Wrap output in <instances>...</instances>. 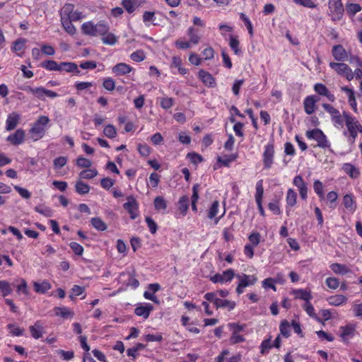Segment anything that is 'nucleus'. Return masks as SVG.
I'll return each mask as SVG.
<instances>
[{"instance_id":"1","label":"nucleus","mask_w":362,"mask_h":362,"mask_svg":"<svg viewBox=\"0 0 362 362\" xmlns=\"http://www.w3.org/2000/svg\"><path fill=\"white\" fill-rule=\"evenodd\" d=\"M189 40L180 37L175 42V46L179 49H187L192 45H198L202 39V35L199 28L195 26H189L187 30Z\"/></svg>"},{"instance_id":"4","label":"nucleus","mask_w":362,"mask_h":362,"mask_svg":"<svg viewBox=\"0 0 362 362\" xmlns=\"http://www.w3.org/2000/svg\"><path fill=\"white\" fill-rule=\"evenodd\" d=\"M327 6V14L332 21L337 22L343 18L344 8L341 0H329Z\"/></svg>"},{"instance_id":"14","label":"nucleus","mask_w":362,"mask_h":362,"mask_svg":"<svg viewBox=\"0 0 362 362\" xmlns=\"http://www.w3.org/2000/svg\"><path fill=\"white\" fill-rule=\"evenodd\" d=\"M127 200L123 207L129 214L131 219L134 220L139 216V204L133 195L128 196Z\"/></svg>"},{"instance_id":"35","label":"nucleus","mask_w":362,"mask_h":362,"mask_svg":"<svg viewBox=\"0 0 362 362\" xmlns=\"http://www.w3.org/2000/svg\"><path fill=\"white\" fill-rule=\"evenodd\" d=\"M170 68H177L178 73L181 75H185L188 70L182 66V61L180 56H173L172 57Z\"/></svg>"},{"instance_id":"5","label":"nucleus","mask_w":362,"mask_h":362,"mask_svg":"<svg viewBox=\"0 0 362 362\" xmlns=\"http://www.w3.org/2000/svg\"><path fill=\"white\" fill-rule=\"evenodd\" d=\"M322 108L330 115L332 124L337 129H342L345 124L343 112L329 103H322Z\"/></svg>"},{"instance_id":"60","label":"nucleus","mask_w":362,"mask_h":362,"mask_svg":"<svg viewBox=\"0 0 362 362\" xmlns=\"http://www.w3.org/2000/svg\"><path fill=\"white\" fill-rule=\"evenodd\" d=\"M103 87L108 91H112L115 88V82L111 77L105 78L103 81Z\"/></svg>"},{"instance_id":"11","label":"nucleus","mask_w":362,"mask_h":362,"mask_svg":"<svg viewBox=\"0 0 362 362\" xmlns=\"http://www.w3.org/2000/svg\"><path fill=\"white\" fill-rule=\"evenodd\" d=\"M235 277L239 280L235 291L238 295L244 292V288L247 286H253L257 281V277L255 275H248L246 274H237Z\"/></svg>"},{"instance_id":"46","label":"nucleus","mask_w":362,"mask_h":362,"mask_svg":"<svg viewBox=\"0 0 362 362\" xmlns=\"http://www.w3.org/2000/svg\"><path fill=\"white\" fill-rule=\"evenodd\" d=\"M0 291L1 293V296L4 298L10 295L13 291L11 284L6 280H1L0 281Z\"/></svg>"},{"instance_id":"62","label":"nucleus","mask_w":362,"mask_h":362,"mask_svg":"<svg viewBox=\"0 0 362 362\" xmlns=\"http://www.w3.org/2000/svg\"><path fill=\"white\" fill-rule=\"evenodd\" d=\"M69 245L76 255L81 256L83 255L84 250L83 246L79 243L76 242H71Z\"/></svg>"},{"instance_id":"27","label":"nucleus","mask_w":362,"mask_h":362,"mask_svg":"<svg viewBox=\"0 0 362 362\" xmlns=\"http://www.w3.org/2000/svg\"><path fill=\"white\" fill-rule=\"evenodd\" d=\"M341 90L346 93L348 97V102L351 108L353 110L354 112L357 113V102L356 100L354 90L352 88H350L347 86L341 87Z\"/></svg>"},{"instance_id":"45","label":"nucleus","mask_w":362,"mask_h":362,"mask_svg":"<svg viewBox=\"0 0 362 362\" xmlns=\"http://www.w3.org/2000/svg\"><path fill=\"white\" fill-rule=\"evenodd\" d=\"M361 6L359 4L346 3V11L349 16H354L358 12L361 11Z\"/></svg>"},{"instance_id":"54","label":"nucleus","mask_w":362,"mask_h":362,"mask_svg":"<svg viewBox=\"0 0 362 362\" xmlns=\"http://www.w3.org/2000/svg\"><path fill=\"white\" fill-rule=\"evenodd\" d=\"M240 18L243 21L250 37L254 35L253 26L249 18L243 13H240Z\"/></svg>"},{"instance_id":"31","label":"nucleus","mask_w":362,"mask_h":362,"mask_svg":"<svg viewBox=\"0 0 362 362\" xmlns=\"http://www.w3.org/2000/svg\"><path fill=\"white\" fill-rule=\"evenodd\" d=\"M59 72L74 73L76 75L80 74V71L78 69V66L74 62H60L59 63Z\"/></svg>"},{"instance_id":"25","label":"nucleus","mask_w":362,"mask_h":362,"mask_svg":"<svg viewBox=\"0 0 362 362\" xmlns=\"http://www.w3.org/2000/svg\"><path fill=\"white\" fill-rule=\"evenodd\" d=\"M218 209H219V202H218V201L216 200L211 204V206L209 208V209L207 211L208 218H209V219L215 218V224H217L218 223L219 220L224 216V214L226 213V210L224 209L222 215L217 218L216 215L218 214Z\"/></svg>"},{"instance_id":"19","label":"nucleus","mask_w":362,"mask_h":362,"mask_svg":"<svg viewBox=\"0 0 362 362\" xmlns=\"http://www.w3.org/2000/svg\"><path fill=\"white\" fill-rule=\"evenodd\" d=\"M199 79L207 87L214 88L216 86V78L208 71L200 69L198 72Z\"/></svg>"},{"instance_id":"43","label":"nucleus","mask_w":362,"mask_h":362,"mask_svg":"<svg viewBox=\"0 0 362 362\" xmlns=\"http://www.w3.org/2000/svg\"><path fill=\"white\" fill-rule=\"evenodd\" d=\"M90 187L81 180H78L75 184L76 192L80 195L88 194L90 192Z\"/></svg>"},{"instance_id":"9","label":"nucleus","mask_w":362,"mask_h":362,"mask_svg":"<svg viewBox=\"0 0 362 362\" xmlns=\"http://www.w3.org/2000/svg\"><path fill=\"white\" fill-rule=\"evenodd\" d=\"M274 141L268 142L264 147V152L262 153V163L263 168L265 170L270 169L274 160Z\"/></svg>"},{"instance_id":"17","label":"nucleus","mask_w":362,"mask_h":362,"mask_svg":"<svg viewBox=\"0 0 362 362\" xmlns=\"http://www.w3.org/2000/svg\"><path fill=\"white\" fill-rule=\"evenodd\" d=\"M286 211L288 216V212L296 206L298 202V193L293 188H288L286 193Z\"/></svg>"},{"instance_id":"51","label":"nucleus","mask_w":362,"mask_h":362,"mask_svg":"<svg viewBox=\"0 0 362 362\" xmlns=\"http://www.w3.org/2000/svg\"><path fill=\"white\" fill-rule=\"evenodd\" d=\"M250 245H252L253 247H257L259 243L261 242V235L257 231H252L248 236Z\"/></svg>"},{"instance_id":"24","label":"nucleus","mask_w":362,"mask_h":362,"mask_svg":"<svg viewBox=\"0 0 362 362\" xmlns=\"http://www.w3.org/2000/svg\"><path fill=\"white\" fill-rule=\"evenodd\" d=\"M340 337L344 342H347L349 337H353L356 331L355 325L349 324L339 327Z\"/></svg>"},{"instance_id":"7","label":"nucleus","mask_w":362,"mask_h":362,"mask_svg":"<svg viewBox=\"0 0 362 362\" xmlns=\"http://www.w3.org/2000/svg\"><path fill=\"white\" fill-rule=\"evenodd\" d=\"M60 20L62 21H80L83 18L81 12L74 10V5L66 3L59 11Z\"/></svg>"},{"instance_id":"22","label":"nucleus","mask_w":362,"mask_h":362,"mask_svg":"<svg viewBox=\"0 0 362 362\" xmlns=\"http://www.w3.org/2000/svg\"><path fill=\"white\" fill-rule=\"evenodd\" d=\"M112 71L115 76H124L134 71V69L126 63L120 62L112 68Z\"/></svg>"},{"instance_id":"12","label":"nucleus","mask_w":362,"mask_h":362,"mask_svg":"<svg viewBox=\"0 0 362 362\" xmlns=\"http://www.w3.org/2000/svg\"><path fill=\"white\" fill-rule=\"evenodd\" d=\"M292 184L296 187L298 191L300 198L306 202L308 198V185L304 180L301 175H296L294 176L292 180Z\"/></svg>"},{"instance_id":"57","label":"nucleus","mask_w":362,"mask_h":362,"mask_svg":"<svg viewBox=\"0 0 362 362\" xmlns=\"http://www.w3.org/2000/svg\"><path fill=\"white\" fill-rule=\"evenodd\" d=\"M154 207L156 210H165L167 208L166 201L163 197L158 196L154 199Z\"/></svg>"},{"instance_id":"21","label":"nucleus","mask_w":362,"mask_h":362,"mask_svg":"<svg viewBox=\"0 0 362 362\" xmlns=\"http://www.w3.org/2000/svg\"><path fill=\"white\" fill-rule=\"evenodd\" d=\"M153 310V306L151 303H141L134 309V313L137 316L142 317L144 319H147Z\"/></svg>"},{"instance_id":"28","label":"nucleus","mask_w":362,"mask_h":362,"mask_svg":"<svg viewBox=\"0 0 362 362\" xmlns=\"http://www.w3.org/2000/svg\"><path fill=\"white\" fill-rule=\"evenodd\" d=\"M29 331L33 338L38 339L42 337L44 327L40 320H37L33 325L29 327Z\"/></svg>"},{"instance_id":"59","label":"nucleus","mask_w":362,"mask_h":362,"mask_svg":"<svg viewBox=\"0 0 362 362\" xmlns=\"http://www.w3.org/2000/svg\"><path fill=\"white\" fill-rule=\"evenodd\" d=\"M189 206V198L187 196H182L179 200V209L180 211L185 214Z\"/></svg>"},{"instance_id":"61","label":"nucleus","mask_w":362,"mask_h":362,"mask_svg":"<svg viewBox=\"0 0 362 362\" xmlns=\"http://www.w3.org/2000/svg\"><path fill=\"white\" fill-rule=\"evenodd\" d=\"M223 278V283L230 282L236 276L232 269H228L223 272L221 274Z\"/></svg>"},{"instance_id":"20","label":"nucleus","mask_w":362,"mask_h":362,"mask_svg":"<svg viewBox=\"0 0 362 362\" xmlns=\"http://www.w3.org/2000/svg\"><path fill=\"white\" fill-rule=\"evenodd\" d=\"M332 55L337 62H345L348 60L349 54L343 45L339 44L334 45L332 49Z\"/></svg>"},{"instance_id":"30","label":"nucleus","mask_w":362,"mask_h":362,"mask_svg":"<svg viewBox=\"0 0 362 362\" xmlns=\"http://www.w3.org/2000/svg\"><path fill=\"white\" fill-rule=\"evenodd\" d=\"M27 40L25 38H18L15 40L11 46V51L15 52L18 56L22 57L24 49H25V45Z\"/></svg>"},{"instance_id":"38","label":"nucleus","mask_w":362,"mask_h":362,"mask_svg":"<svg viewBox=\"0 0 362 362\" xmlns=\"http://www.w3.org/2000/svg\"><path fill=\"white\" fill-rule=\"evenodd\" d=\"M238 157V153H232L230 155H225L223 156H218L217 161L225 167H230L232 162L237 160Z\"/></svg>"},{"instance_id":"39","label":"nucleus","mask_w":362,"mask_h":362,"mask_svg":"<svg viewBox=\"0 0 362 362\" xmlns=\"http://www.w3.org/2000/svg\"><path fill=\"white\" fill-rule=\"evenodd\" d=\"M54 310L57 316H60L64 319L72 317L74 315V313L66 307H55Z\"/></svg>"},{"instance_id":"44","label":"nucleus","mask_w":362,"mask_h":362,"mask_svg":"<svg viewBox=\"0 0 362 362\" xmlns=\"http://www.w3.org/2000/svg\"><path fill=\"white\" fill-rule=\"evenodd\" d=\"M41 67L45 69L47 71H59V64H58L54 60H46L41 63Z\"/></svg>"},{"instance_id":"63","label":"nucleus","mask_w":362,"mask_h":362,"mask_svg":"<svg viewBox=\"0 0 362 362\" xmlns=\"http://www.w3.org/2000/svg\"><path fill=\"white\" fill-rule=\"evenodd\" d=\"M145 221L151 234H155L158 230V225L156 221L150 216L145 218Z\"/></svg>"},{"instance_id":"10","label":"nucleus","mask_w":362,"mask_h":362,"mask_svg":"<svg viewBox=\"0 0 362 362\" xmlns=\"http://www.w3.org/2000/svg\"><path fill=\"white\" fill-rule=\"evenodd\" d=\"M23 90L31 93L35 97L41 100H45L46 97L54 98L58 96V94L51 90L45 88L44 87L33 88L31 86H26L23 88Z\"/></svg>"},{"instance_id":"37","label":"nucleus","mask_w":362,"mask_h":362,"mask_svg":"<svg viewBox=\"0 0 362 362\" xmlns=\"http://www.w3.org/2000/svg\"><path fill=\"white\" fill-rule=\"evenodd\" d=\"M329 267L336 274L345 275L351 272V269L344 264L332 263L329 265Z\"/></svg>"},{"instance_id":"29","label":"nucleus","mask_w":362,"mask_h":362,"mask_svg":"<svg viewBox=\"0 0 362 362\" xmlns=\"http://www.w3.org/2000/svg\"><path fill=\"white\" fill-rule=\"evenodd\" d=\"M341 169L352 179L358 178L361 174L359 169L350 163H344Z\"/></svg>"},{"instance_id":"56","label":"nucleus","mask_w":362,"mask_h":362,"mask_svg":"<svg viewBox=\"0 0 362 362\" xmlns=\"http://www.w3.org/2000/svg\"><path fill=\"white\" fill-rule=\"evenodd\" d=\"M130 59L136 62H141L146 59V54L142 49H137L130 54Z\"/></svg>"},{"instance_id":"16","label":"nucleus","mask_w":362,"mask_h":362,"mask_svg":"<svg viewBox=\"0 0 362 362\" xmlns=\"http://www.w3.org/2000/svg\"><path fill=\"white\" fill-rule=\"evenodd\" d=\"M320 98L317 95H310L306 96L303 100V109L307 115H313L316 108V103L319 101Z\"/></svg>"},{"instance_id":"58","label":"nucleus","mask_w":362,"mask_h":362,"mask_svg":"<svg viewBox=\"0 0 362 362\" xmlns=\"http://www.w3.org/2000/svg\"><path fill=\"white\" fill-rule=\"evenodd\" d=\"M102 37L103 42L105 45H114L117 41L116 36L112 33H109L108 32Z\"/></svg>"},{"instance_id":"18","label":"nucleus","mask_w":362,"mask_h":362,"mask_svg":"<svg viewBox=\"0 0 362 362\" xmlns=\"http://www.w3.org/2000/svg\"><path fill=\"white\" fill-rule=\"evenodd\" d=\"M342 204L347 211L354 213L357 209V203L352 193L346 194L342 198Z\"/></svg>"},{"instance_id":"32","label":"nucleus","mask_w":362,"mask_h":362,"mask_svg":"<svg viewBox=\"0 0 362 362\" xmlns=\"http://www.w3.org/2000/svg\"><path fill=\"white\" fill-rule=\"evenodd\" d=\"M20 120V115L16 112H12L7 117L6 121V129L8 131L14 129Z\"/></svg>"},{"instance_id":"2","label":"nucleus","mask_w":362,"mask_h":362,"mask_svg":"<svg viewBox=\"0 0 362 362\" xmlns=\"http://www.w3.org/2000/svg\"><path fill=\"white\" fill-rule=\"evenodd\" d=\"M49 122L50 119L47 116L40 115L33 122L31 128L29 129V134L31 135L33 141H38L45 136Z\"/></svg>"},{"instance_id":"55","label":"nucleus","mask_w":362,"mask_h":362,"mask_svg":"<svg viewBox=\"0 0 362 362\" xmlns=\"http://www.w3.org/2000/svg\"><path fill=\"white\" fill-rule=\"evenodd\" d=\"M103 134L109 139H115L117 136L116 128L112 124H107L103 129Z\"/></svg>"},{"instance_id":"8","label":"nucleus","mask_w":362,"mask_h":362,"mask_svg":"<svg viewBox=\"0 0 362 362\" xmlns=\"http://www.w3.org/2000/svg\"><path fill=\"white\" fill-rule=\"evenodd\" d=\"M329 67L333 69L339 76L345 78L351 81L354 78V74L348 64L343 62H329Z\"/></svg>"},{"instance_id":"26","label":"nucleus","mask_w":362,"mask_h":362,"mask_svg":"<svg viewBox=\"0 0 362 362\" xmlns=\"http://www.w3.org/2000/svg\"><path fill=\"white\" fill-rule=\"evenodd\" d=\"M144 3L145 0H122V6L127 13H132Z\"/></svg>"},{"instance_id":"6","label":"nucleus","mask_w":362,"mask_h":362,"mask_svg":"<svg viewBox=\"0 0 362 362\" xmlns=\"http://www.w3.org/2000/svg\"><path fill=\"white\" fill-rule=\"evenodd\" d=\"M305 136L308 139H313L317 141V146L323 149L329 148L331 144L327 139L325 133L318 128L308 130L305 132Z\"/></svg>"},{"instance_id":"41","label":"nucleus","mask_w":362,"mask_h":362,"mask_svg":"<svg viewBox=\"0 0 362 362\" xmlns=\"http://www.w3.org/2000/svg\"><path fill=\"white\" fill-rule=\"evenodd\" d=\"M313 187L314 192L316 193L320 200H324L325 199V194L324 192V185L320 180H315L313 182Z\"/></svg>"},{"instance_id":"23","label":"nucleus","mask_w":362,"mask_h":362,"mask_svg":"<svg viewBox=\"0 0 362 362\" xmlns=\"http://www.w3.org/2000/svg\"><path fill=\"white\" fill-rule=\"evenodd\" d=\"M25 136V131L22 129H18L13 134H10L6 140L12 145L18 146L24 142Z\"/></svg>"},{"instance_id":"64","label":"nucleus","mask_w":362,"mask_h":362,"mask_svg":"<svg viewBox=\"0 0 362 362\" xmlns=\"http://www.w3.org/2000/svg\"><path fill=\"white\" fill-rule=\"evenodd\" d=\"M67 163V158L66 156H59L53 160V165L55 170H59L64 167Z\"/></svg>"},{"instance_id":"47","label":"nucleus","mask_w":362,"mask_h":362,"mask_svg":"<svg viewBox=\"0 0 362 362\" xmlns=\"http://www.w3.org/2000/svg\"><path fill=\"white\" fill-rule=\"evenodd\" d=\"M64 30L70 35L73 36L76 34V28L72 24V21H62L60 20Z\"/></svg>"},{"instance_id":"52","label":"nucleus","mask_w":362,"mask_h":362,"mask_svg":"<svg viewBox=\"0 0 362 362\" xmlns=\"http://www.w3.org/2000/svg\"><path fill=\"white\" fill-rule=\"evenodd\" d=\"M279 330L281 334L286 338H288L291 335V325L289 322L284 320L281 321L279 325Z\"/></svg>"},{"instance_id":"42","label":"nucleus","mask_w":362,"mask_h":362,"mask_svg":"<svg viewBox=\"0 0 362 362\" xmlns=\"http://www.w3.org/2000/svg\"><path fill=\"white\" fill-rule=\"evenodd\" d=\"M90 222L91 226L98 231H105L107 228L105 222L100 217L91 218Z\"/></svg>"},{"instance_id":"34","label":"nucleus","mask_w":362,"mask_h":362,"mask_svg":"<svg viewBox=\"0 0 362 362\" xmlns=\"http://www.w3.org/2000/svg\"><path fill=\"white\" fill-rule=\"evenodd\" d=\"M329 305L332 306H340L346 303L348 298L341 294H337L334 296H329L327 299Z\"/></svg>"},{"instance_id":"33","label":"nucleus","mask_w":362,"mask_h":362,"mask_svg":"<svg viewBox=\"0 0 362 362\" xmlns=\"http://www.w3.org/2000/svg\"><path fill=\"white\" fill-rule=\"evenodd\" d=\"M291 293L295 296L296 298L303 300L305 303L310 301L313 298L310 291L303 288L294 289L292 291Z\"/></svg>"},{"instance_id":"53","label":"nucleus","mask_w":362,"mask_h":362,"mask_svg":"<svg viewBox=\"0 0 362 362\" xmlns=\"http://www.w3.org/2000/svg\"><path fill=\"white\" fill-rule=\"evenodd\" d=\"M326 199L329 202V207L330 209H335L336 202L338 199V194L335 191H330L326 195Z\"/></svg>"},{"instance_id":"3","label":"nucleus","mask_w":362,"mask_h":362,"mask_svg":"<svg viewBox=\"0 0 362 362\" xmlns=\"http://www.w3.org/2000/svg\"><path fill=\"white\" fill-rule=\"evenodd\" d=\"M109 25L104 21L94 24L93 21H87L82 24L81 32L88 36H103L109 31Z\"/></svg>"},{"instance_id":"40","label":"nucleus","mask_w":362,"mask_h":362,"mask_svg":"<svg viewBox=\"0 0 362 362\" xmlns=\"http://www.w3.org/2000/svg\"><path fill=\"white\" fill-rule=\"evenodd\" d=\"M235 306L236 303L235 301L219 298L218 301L216 300V305L215 308L216 309L226 308L228 311H231L235 308Z\"/></svg>"},{"instance_id":"48","label":"nucleus","mask_w":362,"mask_h":362,"mask_svg":"<svg viewBox=\"0 0 362 362\" xmlns=\"http://www.w3.org/2000/svg\"><path fill=\"white\" fill-rule=\"evenodd\" d=\"M98 175V170L95 168L93 169H86L80 172L79 173V177L80 179H93L95 177H96Z\"/></svg>"},{"instance_id":"13","label":"nucleus","mask_w":362,"mask_h":362,"mask_svg":"<svg viewBox=\"0 0 362 362\" xmlns=\"http://www.w3.org/2000/svg\"><path fill=\"white\" fill-rule=\"evenodd\" d=\"M343 117L345 121V125L347 128V132H344V135L346 136L348 132H359L362 134V125L359 121L349 112L343 111Z\"/></svg>"},{"instance_id":"49","label":"nucleus","mask_w":362,"mask_h":362,"mask_svg":"<svg viewBox=\"0 0 362 362\" xmlns=\"http://www.w3.org/2000/svg\"><path fill=\"white\" fill-rule=\"evenodd\" d=\"M229 46L231 49L234 52L235 54L239 55L241 53L240 49V42L237 37L230 35L229 39Z\"/></svg>"},{"instance_id":"50","label":"nucleus","mask_w":362,"mask_h":362,"mask_svg":"<svg viewBox=\"0 0 362 362\" xmlns=\"http://www.w3.org/2000/svg\"><path fill=\"white\" fill-rule=\"evenodd\" d=\"M255 202L257 201H262L263 199V195H264V187H263V180H259L257 182L256 186H255Z\"/></svg>"},{"instance_id":"36","label":"nucleus","mask_w":362,"mask_h":362,"mask_svg":"<svg viewBox=\"0 0 362 362\" xmlns=\"http://www.w3.org/2000/svg\"><path fill=\"white\" fill-rule=\"evenodd\" d=\"M34 290L37 293H45L52 288L51 284L47 280L42 282H33Z\"/></svg>"},{"instance_id":"15","label":"nucleus","mask_w":362,"mask_h":362,"mask_svg":"<svg viewBox=\"0 0 362 362\" xmlns=\"http://www.w3.org/2000/svg\"><path fill=\"white\" fill-rule=\"evenodd\" d=\"M313 90L317 95L325 97L330 103H334L336 101L334 94L332 93L325 84L317 83L313 86Z\"/></svg>"}]
</instances>
